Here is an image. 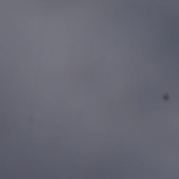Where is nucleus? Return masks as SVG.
<instances>
[{"label":"nucleus","instance_id":"obj_1","mask_svg":"<svg viewBox=\"0 0 179 179\" xmlns=\"http://www.w3.org/2000/svg\"><path fill=\"white\" fill-rule=\"evenodd\" d=\"M164 100H169V96H164Z\"/></svg>","mask_w":179,"mask_h":179}]
</instances>
